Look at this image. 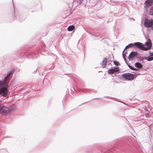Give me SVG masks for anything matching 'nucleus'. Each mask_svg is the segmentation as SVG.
<instances>
[{
    "instance_id": "20e7f679",
    "label": "nucleus",
    "mask_w": 153,
    "mask_h": 153,
    "mask_svg": "<svg viewBox=\"0 0 153 153\" xmlns=\"http://www.w3.org/2000/svg\"><path fill=\"white\" fill-rule=\"evenodd\" d=\"M122 76L123 77L128 80H132L134 78V75L129 73L123 74Z\"/></svg>"
},
{
    "instance_id": "a211bd4d",
    "label": "nucleus",
    "mask_w": 153,
    "mask_h": 153,
    "mask_svg": "<svg viewBox=\"0 0 153 153\" xmlns=\"http://www.w3.org/2000/svg\"><path fill=\"white\" fill-rule=\"evenodd\" d=\"M11 7V10L12 12L13 13H14L15 12V10H14V7H13V5H12Z\"/></svg>"
},
{
    "instance_id": "9d476101",
    "label": "nucleus",
    "mask_w": 153,
    "mask_h": 153,
    "mask_svg": "<svg viewBox=\"0 0 153 153\" xmlns=\"http://www.w3.org/2000/svg\"><path fill=\"white\" fill-rule=\"evenodd\" d=\"M107 60L106 58H104L102 62V68H105L107 64Z\"/></svg>"
},
{
    "instance_id": "6ab92c4d",
    "label": "nucleus",
    "mask_w": 153,
    "mask_h": 153,
    "mask_svg": "<svg viewBox=\"0 0 153 153\" xmlns=\"http://www.w3.org/2000/svg\"><path fill=\"white\" fill-rule=\"evenodd\" d=\"M147 60L148 61H151L152 60H153V56L149 58Z\"/></svg>"
},
{
    "instance_id": "4468645a",
    "label": "nucleus",
    "mask_w": 153,
    "mask_h": 153,
    "mask_svg": "<svg viewBox=\"0 0 153 153\" xmlns=\"http://www.w3.org/2000/svg\"><path fill=\"white\" fill-rule=\"evenodd\" d=\"M134 45L133 43L130 44L126 47L125 49H127L130 47H132Z\"/></svg>"
},
{
    "instance_id": "0eeeda50",
    "label": "nucleus",
    "mask_w": 153,
    "mask_h": 153,
    "mask_svg": "<svg viewBox=\"0 0 153 153\" xmlns=\"http://www.w3.org/2000/svg\"><path fill=\"white\" fill-rule=\"evenodd\" d=\"M119 71V69L118 68H115L113 69L109 70L108 71V73L110 74H113L114 73L118 72Z\"/></svg>"
},
{
    "instance_id": "ddd939ff",
    "label": "nucleus",
    "mask_w": 153,
    "mask_h": 153,
    "mask_svg": "<svg viewBox=\"0 0 153 153\" xmlns=\"http://www.w3.org/2000/svg\"><path fill=\"white\" fill-rule=\"evenodd\" d=\"M13 73V71H10V72L7 75V76L5 77V78L4 79V82H5L7 80V78H8V77L10 76Z\"/></svg>"
},
{
    "instance_id": "6e6552de",
    "label": "nucleus",
    "mask_w": 153,
    "mask_h": 153,
    "mask_svg": "<svg viewBox=\"0 0 153 153\" xmlns=\"http://www.w3.org/2000/svg\"><path fill=\"white\" fill-rule=\"evenodd\" d=\"M137 53L136 52H132L130 53L129 56V58H132L134 57L135 56H137Z\"/></svg>"
},
{
    "instance_id": "f3484780",
    "label": "nucleus",
    "mask_w": 153,
    "mask_h": 153,
    "mask_svg": "<svg viewBox=\"0 0 153 153\" xmlns=\"http://www.w3.org/2000/svg\"><path fill=\"white\" fill-rule=\"evenodd\" d=\"M114 63L115 65L118 66L120 65V64L119 63L116 61H114Z\"/></svg>"
},
{
    "instance_id": "f8f14e48",
    "label": "nucleus",
    "mask_w": 153,
    "mask_h": 153,
    "mask_svg": "<svg viewBox=\"0 0 153 153\" xmlns=\"http://www.w3.org/2000/svg\"><path fill=\"white\" fill-rule=\"evenodd\" d=\"M135 65L136 67L138 68H141L142 67V65L139 62L136 63Z\"/></svg>"
},
{
    "instance_id": "1a4fd4ad",
    "label": "nucleus",
    "mask_w": 153,
    "mask_h": 153,
    "mask_svg": "<svg viewBox=\"0 0 153 153\" xmlns=\"http://www.w3.org/2000/svg\"><path fill=\"white\" fill-rule=\"evenodd\" d=\"M146 3V5L147 7L151 5L153 3V0H146L145 1Z\"/></svg>"
},
{
    "instance_id": "f257e3e1",
    "label": "nucleus",
    "mask_w": 153,
    "mask_h": 153,
    "mask_svg": "<svg viewBox=\"0 0 153 153\" xmlns=\"http://www.w3.org/2000/svg\"><path fill=\"white\" fill-rule=\"evenodd\" d=\"M5 83L4 82L0 81V94L4 97H6L8 93L7 88L2 87L4 86Z\"/></svg>"
},
{
    "instance_id": "f03ea898",
    "label": "nucleus",
    "mask_w": 153,
    "mask_h": 153,
    "mask_svg": "<svg viewBox=\"0 0 153 153\" xmlns=\"http://www.w3.org/2000/svg\"><path fill=\"white\" fill-rule=\"evenodd\" d=\"M10 110L8 108L0 104V114L4 115H7L10 112Z\"/></svg>"
},
{
    "instance_id": "2eb2a0df",
    "label": "nucleus",
    "mask_w": 153,
    "mask_h": 153,
    "mask_svg": "<svg viewBox=\"0 0 153 153\" xmlns=\"http://www.w3.org/2000/svg\"><path fill=\"white\" fill-rule=\"evenodd\" d=\"M149 14L151 15H153V7L150 8L149 11Z\"/></svg>"
},
{
    "instance_id": "423d86ee",
    "label": "nucleus",
    "mask_w": 153,
    "mask_h": 153,
    "mask_svg": "<svg viewBox=\"0 0 153 153\" xmlns=\"http://www.w3.org/2000/svg\"><path fill=\"white\" fill-rule=\"evenodd\" d=\"M134 45L137 48L144 51V45L139 42H136L134 43Z\"/></svg>"
},
{
    "instance_id": "7ed1b4c3",
    "label": "nucleus",
    "mask_w": 153,
    "mask_h": 153,
    "mask_svg": "<svg viewBox=\"0 0 153 153\" xmlns=\"http://www.w3.org/2000/svg\"><path fill=\"white\" fill-rule=\"evenodd\" d=\"M144 25L147 27H152L153 30V20L146 19L144 23Z\"/></svg>"
},
{
    "instance_id": "aec40b11",
    "label": "nucleus",
    "mask_w": 153,
    "mask_h": 153,
    "mask_svg": "<svg viewBox=\"0 0 153 153\" xmlns=\"http://www.w3.org/2000/svg\"><path fill=\"white\" fill-rule=\"evenodd\" d=\"M152 55H153V53L151 54Z\"/></svg>"
},
{
    "instance_id": "39448f33",
    "label": "nucleus",
    "mask_w": 153,
    "mask_h": 153,
    "mask_svg": "<svg viewBox=\"0 0 153 153\" xmlns=\"http://www.w3.org/2000/svg\"><path fill=\"white\" fill-rule=\"evenodd\" d=\"M145 45L146 47H145L144 45V51H146L150 49L152 45L151 40L149 39L148 41L145 43Z\"/></svg>"
},
{
    "instance_id": "dca6fc26",
    "label": "nucleus",
    "mask_w": 153,
    "mask_h": 153,
    "mask_svg": "<svg viewBox=\"0 0 153 153\" xmlns=\"http://www.w3.org/2000/svg\"><path fill=\"white\" fill-rule=\"evenodd\" d=\"M128 66L132 70H137V69L136 68L132 67L130 65H128Z\"/></svg>"
},
{
    "instance_id": "9b49d317",
    "label": "nucleus",
    "mask_w": 153,
    "mask_h": 153,
    "mask_svg": "<svg viewBox=\"0 0 153 153\" xmlns=\"http://www.w3.org/2000/svg\"><path fill=\"white\" fill-rule=\"evenodd\" d=\"M75 27L74 25H70L68 28V30L69 31H72L75 29Z\"/></svg>"
}]
</instances>
